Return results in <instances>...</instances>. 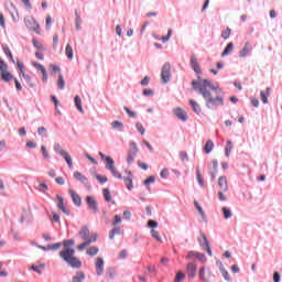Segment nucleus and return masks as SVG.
<instances>
[{"label": "nucleus", "mask_w": 282, "mask_h": 282, "mask_svg": "<svg viewBox=\"0 0 282 282\" xmlns=\"http://www.w3.org/2000/svg\"><path fill=\"white\" fill-rule=\"evenodd\" d=\"M161 78L164 83V85H166V83H169V80H171V64L165 63L162 67L161 70Z\"/></svg>", "instance_id": "nucleus-5"}, {"label": "nucleus", "mask_w": 282, "mask_h": 282, "mask_svg": "<svg viewBox=\"0 0 282 282\" xmlns=\"http://www.w3.org/2000/svg\"><path fill=\"white\" fill-rule=\"evenodd\" d=\"M250 50H252L250 42H246L245 46L239 52L240 58H246V56H248V54H250Z\"/></svg>", "instance_id": "nucleus-17"}, {"label": "nucleus", "mask_w": 282, "mask_h": 282, "mask_svg": "<svg viewBox=\"0 0 282 282\" xmlns=\"http://www.w3.org/2000/svg\"><path fill=\"white\" fill-rule=\"evenodd\" d=\"M218 186L220 191L228 192V178H226V176H220L218 178Z\"/></svg>", "instance_id": "nucleus-18"}, {"label": "nucleus", "mask_w": 282, "mask_h": 282, "mask_svg": "<svg viewBox=\"0 0 282 282\" xmlns=\"http://www.w3.org/2000/svg\"><path fill=\"white\" fill-rule=\"evenodd\" d=\"M173 111L178 120H182L183 122H186L188 120V115H186V110L182 108H174Z\"/></svg>", "instance_id": "nucleus-11"}, {"label": "nucleus", "mask_w": 282, "mask_h": 282, "mask_svg": "<svg viewBox=\"0 0 282 282\" xmlns=\"http://www.w3.org/2000/svg\"><path fill=\"white\" fill-rule=\"evenodd\" d=\"M214 147H215V143H213L212 140H208L204 148L205 153H210V151H213Z\"/></svg>", "instance_id": "nucleus-33"}, {"label": "nucleus", "mask_w": 282, "mask_h": 282, "mask_svg": "<svg viewBox=\"0 0 282 282\" xmlns=\"http://www.w3.org/2000/svg\"><path fill=\"white\" fill-rule=\"evenodd\" d=\"M270 91H271L270 87L267 88L265 93L260 91V98H261L263 105H268V98H270Z\"/></svg>", "instance_id": "nucleus-23"}, {"label": "nucleus", "mask_w": 282, "mask_h": 282, "mask_svg": "<svg viewBox=\"0 0 282 282\" xmlns=\"http://www.w3.org/2000/svg\"><path fill=\"white\" fill-rule=\"evenodd\" d=\"M57 199V208L64 213V215H69V209L65 206V203L63 202V196H56Z\"/></svg>", "instance_id": "nucleus-14"}, {"label": "nucleus", "mask_w": 282, "mask_h": 282, "mask_svg": "<svg viewBox=\"0 0 282 282\" xmlns=\"http://www.w3.org/2000/svg\"><path fill=\"white\" fill-rule=\"evenodd\" d=\"M17 65L21 76H25V65H23L19 59L17 61Z\"/></svg>", "instance_id": "nucleus-39"}, {"label": "nucleus", "mask_w": 282, "mask_h": 282, "mask_svg": "<svg viewBox=\"0 0 282 282\" xmlns=\"http://www.w3.org/2000/svg\"><path fill=\"white\" fill-rule=\"evenodd\" d=\"M151 235L154 239H156V241H162V238L160 237V232H158V230L152 229Z\"/></svg>", "instance_id": "nucleus-51"}, {"label": "nucleus", "mask_w": 282, "mask_h": 282, "mask_svg": "<svg viewBox=\"0 0 282 282\" xmlns=\"http://www.w3.org/2000/svg\"><path fill=\"white\" fill-rule=\"evenodd\" d=\"M86 253L89 257H96V254H98V247H90V248H88Z\"/></svg>", "instance_id": "nucleus-38"}, {"label": "nucleus", "mask_w": 282, "mask_h": 282, "mask_svg": "<svg viewBox=\"0 0 282 282\" xmlns=\"http://www.w3.org/2000/svg\"><path fill=\"white\" fill-rule=\"evenodd\" d=\"M65 54L69 61L74 58V50L72 48V45L69 44L66 45Z\"/></svg>", "instance_id": "nucleus-28"}, {"label": "nucleus", "mask_w": 282, "mask_h": 282, "mask_svg": "<svg viewBox=\"0 0 282 282\" xmlns=\"http://www.w3.org/2000/svg\"><path fill=\"white\" fill-rule=\"evenodd\" d=\"M116 235H120V227H115L109 235V239H113V237H116Z\"/></svg>", "instance_id": "nucleus-44"}, {"label": "nucleus", "mask_w": 282, "mask_h": 282, "mask_svg": "<svg viewBox=\"0 0 282 282\" xmlns=\"http://www.w3.org/2000/svg\"><path fill=\"white\" fill-rule=\"evenodd\" d=\"M219 270L225 279V281H231L230 279V273H228L225 269H224V264H220Z\"/></svg>", "instance_id": "nucleus-36"}, {"label": "nucleus", "mask_w": 282, "mask_h": 282, "mask_svg": "<svg viewBox=\"0 0 282 282\" xmlns=\"http://www.w3.org/2000/svg\"><path fill=\"white\" fill-rule=\"evenodd\" d=\"M106 169L108 171H113L116 169V162L113 159H111V156L106 158Z\"/></svg>", "instance_id": "nucleus-22"}, {"label": "nucleus", "mask_w": 282, "mask_h": 282, "mask_svg": "<svg viewBox=\"0 0 282 282\" xmlns=\"http://www.w3.org/2000/svg\"><path fill=\"white\" fill-rule=\"evenodd\" d=\"M62 247H63V243L57 242V243H54V245H48L47 250H59Z\"/></svg>", "instance_id": "nucleus-42"}, {"label": "nucleus", "mask_w": 282, "mask_h": 282, "mask_svg": "<svg viewBox=\"0 0 282 282\" xmlns=\"http://www.w3.org/2000/svg\"><path fill=\"white\" fill-rule=\"evenodd\" d=\"M57 87L58 89H65V79L63 78V75H58Z\"/></svg>", "instance_id": "nucleus-40"}, {"label": "nucleus", "mask_w": 282, "mask_h": 282, "mask_svg": "<svg viewBox=\"0 0 282 282\" xmlns=\"http://www.w3.org/2000/svg\"><path fill=\"white\" fill-rule=\"evenodd\" d=\"M138 155V145L135 142L130 143V150L128 152L127 162L128 164H131L133 160H135V156Z\"/></svg>", "instance_id": "nucleus-7"}, {"label": "nucleus", "mask_w": 282, "mask_h": 282, "mask_svg": "<svg viewBox=\"0 0 282 282\" xmlns=\"http://www.w3.org/2000/svg\"><path fill=\"white\" fill-rule=\"evenodd\" d=\"M32 65L33 67H36L39 72H41L43 83H47V70L45 69V66L36 62H32Z\"/></svg>", "instance_id": "nucleus-13"}, {"label": "nucleus", "mask_w": 282, "mask_h": 282, "mask_svg": "<svg viewBox=\"0 0 282 282\" xmlns=\"http://www.w3.org/2000/svg\"><path fill=\"white\" fill-rule=\"evenodd\" d=\"M62 158H64L69 169H74V163L72 162V155H69V153L66 152L65 154L62 155Z\"/></svg>", "instance_id": "nucleus-30"}, {"label": "nucleus", "mask_w": 282, "mask_h": 282, "mask_svg": "<svg viewBox=\"0 0 282 282\" xmlns=\"http://www.w3.org/2000/svg\"><path fill=\"white\" fill-rule=\"evenodd\" d=\"M187 274L191 279H195V276H197V263H187Z\"/></svg>", "instance_id": "nucleus-12"}, {"label": "nucleus", "mask_w": 282, "mask_h": 282, "mask_svg": "<svg viewBox=\"0 0 282 282\" xmlns=\"http://www.w3.org/2000/svg\"><path fill=\"white\" fill-rule=\"evenodd\" d=\"M79 237L84 239V242L77 246V250L83 251L90 243H96L98 241V234L90 232L89 227H82L79 231Z\"/></svg>", "instance_id": "nucleus-2"}, {"label": "nucleus", "mask_w": 282, "mask_h": 282, "mask_svg": "<svg viewBox=\"0 0 282 282\" xmlns=\"http://www.w3.org/2000/svg\"><path fill=\"white\" fill-rule=\"evenodd\" d=\"M172 34H173V30L170 29V30L167 31V35L161 37L162 43H166V41H169V39H171Z\"/></svg>", "instance_id": "nucleus-53"}, {"label": "nucleus", "mask_w": 282, "mask_h": 282, "mask_svg": "<svg viewBox=\"0 0 282 282\" xmlns=\"http://www.w3.org/2000/svg\"><path fill=\"white\" fill-rule=\"evenodd\" d=\"M75 107H77V109L80 113L84 112V110H83V100L80 99L79 96H75Z\"/></svg>", "instance_id": "nucleus-29"}, {"label": "nucleus", "mask_w": 282, "mask_h": 282, "mask_svg": "<svg viewBox=\"0 0 282 282\" xmlns=\"http://www.w3.org/2000/svg\"><path fill=\"white\" fill-rule=\"evenodd\" d=\"M117 224H122V218L120 216L116 215L115 220L112 221V226H117Z\"/></svg>", "instance_id": "nucleus-64"}, {"label": "nucleus", "mask_w": 282, "mask_h": 282, "mask_svg": "<svg viewBox=\"0 0 282 282\" xmlns=\"http://www.w3.org/2000/svg\"><path fill=\"white\" fill-rule=\"evenodd\" d=\"M41 151H42L43 158H45V160H50V154L47 153V149L45 148V145L41 147Z\"/></svg>", "instance_id": "nucleus-56"}, {"label": "nucleus", "mask_w": 282, "mask_h": 282, "mask_svg": "<svg viewBox=\"0 0 282 282\" xmlns=\"http://www.w3.org/2000/svg\"><path fill=\"white\" fill-rule=\"evenodd\" d=\"M96 180H98V182H99L100 184H107V182H108L107 176H102V175H100V174H97V175H96Z\"/></svg>", "instance_id": "nucleus-47"}, {"label": "nucleus", "mask_w": 282, "mask_h": 282, "mask_svg": "<svg viewBox=\"0 0 282 282\" xmlns=\"http://www.w3.org/2000/svg\"><path fill=\"white\" fill-rule=\"evenodd\" d=\"M148 227H149V228H152V230H153V228H158V221H155V220H149V221H148Z\"/></svg>", "instance_id": "nucleus-62"}, {"label": "nucleus", "mask_w": 282, "mask_h": 282, "mask_svg": "<svg viewBox=\"0 0 282 282\" xmlns=\"http://www.w3.org/2000/svg\"><path fill=\"white\" fill-rule=\"evenodd\" d=\"M135 129L139 131V133H141V135H144L145 130H144V126H142L141 122L135 123Z\"/></svg>", "instance_id": "nucleus-46"}, {"label": "nucleus", "mask_w": 282, "mask_h": 282, "mask_svg": "<svg viewBox=\"0 0 282 282\" xmlns=\"http://www.w3.org/2000/svg\"><path fill=\"white\" fill-rule=\"evenodd\" d=\"M149 83H151V77H149V76H145V77L141 80L142 87H147V85H149Z\"/></svg>", "instance_id": "nucleus-61"}, {"label": "nucleus", "mask_w": 282, "mask_h": 282, "mask_svg": "<svg viewBox=\"0 0 282 282\" xmlns=\"http://www.w3.org/2000/svg\"><path fill=\"white\" fill-rule=\"evenodd\" d=\"M224 191H219L218 192V198L220 199V202H226L228 199V197H226V194H224Z\"/></svg>", "instance_id": "nucleus-60"}, {"label": "nucleus", "mask_w": 282, "mask_h": 282, "mask_svg": "<svg viewBox=\"0 0 282 282\" xmlns=\"http://www.w3.org/2000/svg\"><path fill=\"white\" fill-rule=\"evenodd\" d=\"M195 208L198 210L199 215L202 217H204V209H202V206L199 205V203H197V200L194 202Z\"/></svg>", "instance_id": "nucleus-58"}, {"label": "nucleus", "mask_w": 282, "mask_h": 282, "mask_svg": "<svg viewBox=\"0 0 282 282\" xmlns=\"http://www.w3.org/2000/svg\"><path fill=\"white\" fill-rule=\"evenodd\" d=\"M2 50L6 56H8V58H10V61L14 63V56H12V51H10V47L3 46Z\"/></svg>", "instance_id": "nucleus-37"}, {"label": "nucleus", "mask_w": 282, "mask_h": 282, "mask_svg": "<svg viewBox=\"0 0 282 282\" xmlns=\"http://www.w3.org/2000/svg\"><path fill=\"white\" fill-rule=\"evenodd\" d=\"M106 279L108 281H113V279H116V269L113 268H109L106 270Z\"/></svg>", "instance_id": "nucleus-25"}, {"label": "nucleus", "mask_w": 282, "mask_h": 282, "mask_svg": "<svg viewBox=\"0 0 282 282\" xmlns=\"http://www.w3.org/2000/svg\"><path fill=\"white\" fill-rule=\"evenodd\" d=\"M95 267L97 276H102V274H105V260L102 258H97Z\"/></svg>", "instance_id": "nucleus-8"}, {"label": "nucleus", "mask_w": 282, "mask_h": 282, "mask_svg": "<svg viewBox=\"0 0 282 282\" xmlns=\"http://www.w3.org/2000/svg\"><path fill=\"white\" fill-rule=\"evenodd\" d=\"M189 64L198 77V80L192 82V87L194 91H198V94L203 96L207 109L224 107V94L221 93V88L214 86L208 79H202V67L199 66L196 55L191 56Z\"/></svg>", "instance_id": "nucleus-1"}, {"label": "nucleus", "mask_w": 282, "mask_h": 282, "mask_svg": "<svg viewBox=\"0 0 282 282\" xmlns=\"http://www.w3.org/2000/svg\"><path fill=\"white\" fill-rule=\"evenodd\" d=\"M110 173L113 175V177H116L117 180H122V174H120V172H118V170H116V167L113 170H110Z\"/></svg>", "instance_id": "nucleus-49"}, {"label": "nucleus", "mask_w": 282, "mask_h": 282, "mask_svg": "<svg viewBox=\"0 0 282 282\" xmlns=\"http://www.w3.org/2000/svg\"><path fill=\"white\" fill-rule=\"evenodd\" d=\"M198 279L204 282H208V278H206V268L202 267L198 272Z\"/></svg>", "instance_id": "nucleus-31"}, {"label": "nucleus", "mask_w": 282, "mask_h": 282, "mask_svg": "<svg viewBox=\"0 0 282 282\" xmlns=\"http://www.w3.org/2000/svg\"><path fill=\"white\" fill-rule=\"evenodd\" d=\"M74 177L75 180H78V182H82V184H89L87 176L83 175L80 172H75Z\"/></svg>", "instance_id": "nucleus-19"}, {"label": "nucleus", "mask_w": 282, "mask_h": 282, "mask_svg": "<svg viewBox=\"0 0 282 282\" xmlns=\"http://www.w3.org/2000/svg\"><path fill=\"white\" fill-rule=\"evenodd\" d=\"M75 25H76V30H80V23H82V20H80V15L78 14V12L75 13Z\"/></svg>", "instance_id": "nucleus-48"}, {"label": "nucleus", "mask_w": 282, "mask_h": 282, "mask_svg": "<svg viewBox=\"0 0 282 282\" xmlns=\"http://www.w3.org/2000/svg\"><path fill=\"white\" fill-rule=\"evenodd\" d=\"M185 278H186V275L182 271H178L176 273L175 282H180V281H182Z\"/></svg>", "instance_id": "nucleus-55"}, {"label": "nucleus", "mask_w": 282, "mask_h": 282, "mask_svg": "<svg viewBox=\"0 0 282 282\" xmlns=\"http://www.w3.org/2000/svg\"><path fill=\"white\" fill-rule=\"evenodd\" d=\"M123 109L130 118H138V115L134 111H132L131 109H129L128 107H123Z\"/></svg>", "instance_id": "nucleus-50"}, {"label": "nucleus", "mask_w": 282, "mask_h": 282, "mask_svg": "<svg viewBox=\"0 0 282 282\" xmlns=\"http://www.w3.org/2000/svg\"><path fill=\"white\" fill-rule=\"evenodd\" d=\"M196 177L199 186H204V178L202 177V173L199 172V169L196 170Z\"/></svg>", "instance_id": "nucleus-45"}, {"label": "nucleus", "mask_w": 282, "mask_h": 282, "mask_svg": "<svg viewBox=\"0 0 282 282\" xmlns=\"http://www.w3.org/2000/svg\"><path fill=\"white\" fill-rule=\"evenodd\" d=\"M85 281V272L78 271L74 276L72 282H84Z\"/></svg>", "instance_id": "nucleus-26"}, {"label": "nucleus", "mask_w": 282, "mask_h": 282, "mask_svg": "<svg viewBox=\"0 0 282 282\" xmlns=\"http://www.w3.org/2000/svg\"><path fill=\"white\" fill-rule=\"evenodd\" d=\"M75 206H80L83 204V199L80 198V196L74 192V189H69L68 191Z\"/></svg>", "instance_id": "nucleus-16"}, {"label": "nucleus", "mask_w": 282, "mask_h": 282, "mask_svg": "<svg viewBox=\"0 0 282 282\" xmlns=\"http://www.w3.org/2000/svg\"><path fill=\"white\" fill-rule=\"evenodd\" d=\"M0 78L4 83H10V80H14V76L12 75V73H10L8 64L3 59H0Z\"/></svg>", "instance_id": "nucleus-4"}, {"label": "nucleus", "mask_w": 282, "mask_h": 282, "mask_svg": "<svg viewBox=\"0 0 282 282\" xmlns=\"http://www.w3.org/2000/svg\"><path fill=\"white\" fill-rule=\"evenodd\" d=\"M180 158H181L182 162H188V153H186V151H181Z\"/></svg>", "instance_id": "nucleus-52"}, {"label": "nucleus", "mask_w": 282, "mask_h": 282, "mask_svg": "<svg viewBox=\"0 0 282 282\" xmlns=\"http://www.w3.org/2000/svg\"><path fill=\"white\" fill-rule=\"evenodd\" d=\"M32 42H33L34 47H36L37 50H43V44H41V42H39V40L33 39Z\"/></svg>", "instance_id": "nucleus-59"}, {"label": "nucleus", "mask_w": 282, "mask_h": 282, "mask_svg": "<svg viewBox=\"0 0 282 282\" xmlns=\"http://www.w3.org/2000/svg\"><path fill=\"white\" fill-rule=\"evenodd\" d=\"M195 259H198V261H202L203 263H205L206 256H204L203 253L196 252Z\"/></svg>", "instance_id": "nucleus-57"}, {"label": "nucleus", "mask_w": 282, "mask_h": 282, "mask_svg": "<svg viewBox=\"0 0 282 282\" xmlns=\"http://www.w3.org/2000/svg\"><path fill=\"white\" fill-rule=\"evenodd\" d=\"M160 175H161V177H162L163 180H166V177H169V170L163 169V170L161 171Z\"/></svg>", "instance_id": "nucleus-63"}, {"label": "nucleus", "mask_w": 282, "mask_h": 282, "mask_svg": "<svg viewBox=\"0 0 282 282\" xmlns=\"http://www.w3.org/2000/svg\"><path fill=\"white\" fill-rule=\"evenodd\" d=\"M102 194L106 202L112 204V206H116V200H111V192L109 191V188H104Z\"/></svg>", "instance_id": "nucleus-21"}, {"label": "nucleus", "mask_w": 282, "mask_h": 282, "mask_svg": "<svg viewBox=\"0 0 282 282\" xmlns=\"http://www.w3.org/2000/svg\"><path fill=\"white\" fill-rule=\"evenodd\" d=\"M124 124L120 121H112L111 127L112 129H122Z\"/></svg>", "instance_id": "nucleus-54"}, {"label": "nucleus", "mask_w": 282, "mask_h": 282, "mask_svg": "<svg viewBox=\"0 0 282 282\" xmlns=\"http://www.w3.org/2000/svg\"><path fill=\"white\" fill-rule=\"evenodd\" d=\"M189 105H191L194 113H196L197 116H199V113H202V107H199V104H197V101L189 99Z\"/></svg>", "instance_id": "nucleus-20"}, {"label": "nucleus", "mask_w": 282, "mask_h": 282, "mask_svg": "<svg viewBox=\"0 0 282 282\" xmlns=\"http://www.w3.org/2000/svg\"><path fill=\"white\" fill-rule=\"evenodd\" d=\"M30 270H33L34 272H36L37 274H43V271L45 270V264L41 263L39 265H31Z\"/></svg>", "instance_id": "nucleus-27"}, {"label": "nucleus", "mask_w": 282, "mask_h": 282, "mask_svg": "<svg viewBox=\"0 0 282 282\" xmlns=\"http://www.w3.org/2000/svg\"><path fill=\"white\" fill-rule=\"evenodd\" d=\"M230 153H232V142L231 141H227V145L225 148V155L227 158H230Z\"/></svg>", "instance_id": "nucleus-35"}, {"label": "nucleus", "mask_w": 282, "mask_h": 282, "mask_svg": "<svg viewBox=\"0 0 282 282\" xmlns=\"http://www.w3.org/2000/svg\"><path fill=\"white\" fill-rule=\"evenodd\" d=\"M223 214L225 219H230L232 217V212L228 207H223Z\"/></svg>", "instance_id": "nucleus-41"}, {"label": "nucleus", "mask_w": 282, "mask_h": 282, "mask_svg": "<svg viewBox=\"0 0 282 282\" xmlns=\"http://www.w3.org/2000/svg\"><path fill=\"white\" fill-rule=\"evenodd\" d=\"M54 152L58 153L62 156L67 153V151L63 150V148L58 143L54 144Z\"/></svg>", "instance_id": "nucleus-34"}, {"label": "nucleus", "mask_w": 282, "mask_h": 282, "mask_svg": "<svg viewBox=\"0 0 282 282\" xmlns=\"http://www.w3.org/2000/svg\"><path fill=\"white\" fill-rule=\"evenodd\" d=\"M151 184H155V176H150L144 181V186H147L148 191H151Z\"/></svg>", "instance_id": "nucleus-32"}, {"label": "nucleus", "mask_w": 282, "mask_h": 282, "mask_svg": "<svg viewBox=\"0 0 282 282\" xmlns=\"http://www.w3.org/2000/svg\"><path fill=\"white\" fill-rule=\"evenodd\" d=\"M123 182H124L128 191L133 189V174H131V172H128V175L126 177H123Z\"/></svg>", "instance_id": "nucleus-15"}, {"label": "nucleus", "mask_w": 282, "mask_h": 282, "mask_svg": "<svg viewBox=\"0 0 282 282\" xmlns=\"http://www.w3.org/2000/svg\"><path fill=\"white\" fill-rule=\"evenodd\" d=\"M74 254H76V251L72 248H66L59 252V257L63 259V261L68 263L70 268L79 269L82 268L83 263L78 258L74 257Z\"/></svg>", "instance_id": "nucleus-3"}, {"label": "nucleus", "mask_w": 282, "mask_h": 282, "mask_svg": "<svg viewBox=\"0 0 282 282\" xmlns=\"http://www.w3.org/2000/svg\"><path fill=\"white\" fill-rule=\"evenodd\" d=\"M198 242L203 250H206L207 254L213 257V250L210 249V243L208 242L206 235L202 234V238H198Z\"/></svg>", "instance_id": "nucleus-6"}, {"label": "nucleus", "mask_w": 282, "mask_h": 282, "mask_svg": "<svg viewBox=\"0 0 282 282\" xmlns=\"http://www.w3.org/2000/svg\"><path fill=\"white\" fill-rule=\"evenodd\" d=\"M86 202L89 210H93V213L96 215V213H98V203L96 202V198L93 196H87Z\"/></svg>", "instance_id": "nucleus-10"}, {"label": "nucleus", "mask_w": 282, "mask_h": 282, "mask_svg": "<svg viewBox=\"0 0 282 282\" xmlns=\"http://www.w3.org/2000/svg\"><path fill=\"white\" fill-rule=\"evenodd\" d=\"M24 23L29 30H32L33 32H36L39 30V23L34 18L26 17L24 18Z\"/></svg>", "instance_id": "nucleus-9"}, {"label": "nucleus", "mask_w": 282, "mask_h": 282, "mask_svg": "<svg viewBox=\"0 0 282 282\" xmlns=\"http://www.w3.org/2000/svg\"><path fill=\"white\" fill-rule=\"evenodd\" d=\"M230 34H232V30L230 28H227L226 30L223 31L221 37L226 40L230 36Z\"/></svg>", "instance_id": "nucleus-43"}, {"label": "nucleus", "mask_w": 282, "mask_h": 282, "mask_svg": "<svg viewBox=\"0 0 282 282\" xmlns=\"http://www.w3.org/2000/svg\"><path fill=\"white\" fill-rule=\"evenodd\" d=\"M232 50H235V44L232 42H230L225 47L224 52L221 53V56L224 57V56H228V55L232 54Z\"/></svg>", "instance_id": "nucleus-24"}]
</instances>
